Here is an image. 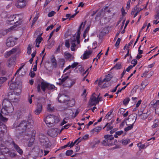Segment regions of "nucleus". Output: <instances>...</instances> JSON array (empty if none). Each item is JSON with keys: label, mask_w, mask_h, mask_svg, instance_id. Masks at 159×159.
I'll return each instance as SVG.
<instances>
[{"label": "nucleus", "mask_w": 159, "mask_h": 159, "mask_svg": "<svg viewBox=\"0 0 159 159\" xmlns=\"http://www.w3.org/2000/svg\"><path fill=\"white\" fill-rule=\"evenodd\" d=\"M92 51L91 50H89L88 51H85L83 54V59H85L89 58V56L92 54Z\"/></svg>", "instance_id": "5701e85b"}, {"label": "nucleus", "mask_w": 159, "mask_h": 159, "mask_svg": "<svg viewBox=\"0 0 159 159\" xmlns=\"http://www.w3.org/2000/svg\"><path fill=\"white\" fill-rule=\"evenodd\" d=\"M21 19H20L19 15H18L14 16V18L13 19V23H15L16 25H13L11 28L12 29H15V28H16V26L17 25H20L21 23V21H20Z\"/></svg>", "instance_id": "ddd939ff"}, {"label": "nucleus", "mask_w": 159, "mask_h": 159, "mask_svg": "<svg viewBox=\"0 0 159 159\" xmlns=\"http://www.w3.org/2000/svg\"><path fill=\"white\" fill-rule=\"evenodd\" d=\"M110 85V84L108 82H107V83H105L103 85L102 88H105L108 86H109Z\"/></svg>", "instance_id": "864d4df0"}, {"label": "nucleus", "mask_w": 159, "mask_h": 159, "mask_svg": "<svg viewBox=\"0 0 159 159\" xmlns=\"http://www.w3.org/2000/svg\"><path fill=\"white\" fill-rule=\"evenodd\" d=\"M68 96L64 94H59L57 98L59 102L60 103H66L68 101Z\"/></svg>", "instance_id": "6e6552de"}, {"label": "nucleus", "mask_w": 159, "mask_h": 159, "mask_svg": "<svg viewBox=\"0 0 159 159\" xmlns=\"http://www.w3.org/2000/svg\"><path fill=\"white\" fill-rule=\"evenodd\" d=\"M75 83V81H73L70 79L67 80V84L65 86L66 87L69 88L71 87Z\"/></svg>", "instance_id": "b1692460"}, {"label": "nucleus", "mask_w": 159, "mask_h": 159, "mask_svg": "<svg viewBox=\"0 0 159 159\" xmlns=\"http://www.w3.org/2000/svg\"><path fill=\"white\" fill-rule=\"evenodd\" d=\"M55 13V12L54 11H52L48 14V16L49 17H51L53 16Z\"/></svg>", "instance_id": "8fccbe9b"}, {"label": "nucleus", "mask_w": 159, "mask_h": 159, "mask_svg": "<svg viewBox=\"0 0 159 159\" xmlns=\"http://www.w3.org/2000/svg\"><path fill=\"white\" fill-rule=\"evenodd\" d=\"M17 51V49L16 48H14L10 51L7 52L5 54V57L7 58L9 56L11 55L15 54Z\"/></svg>", "instance_id": "a211bd4d"}, {"label": "nucleus", "mask_w": 159, "mask_h": 159, "mask_svg": "<svg viewBox=\"0 0 159 159\" xmlns=\"http://www.w3.org/2000/svg\"><path fill=\"white\" fill-rule=\"evenodd\" d=\"M76 42V39L74 38L72 39L70 41V43L71 46L70 47L71 50L72 51H74L75 50V43Z\"/></svg>", "instance_id": "4be33fe9"}, {"label": "nucleus", "mask_w": 159, "mask_h": 159, "mask_svg": "<svg viewBox=\"0 0 159 159\" xmlns=\"http://www.w3.org/2000/svg\"><path fill=\"white\" fill-rule=\"evenodd\" d=\"M44 121L48 126H52L54 125L55 124L59 122V118L58 116L53 115H49L46 117Z\"/></svg>", "instance_id": "7ed1b4c3"}, {"label": "nucleus", "mask_w": 159, "mask_h": 159, "mask_svg": "<svg viewBox=\"0 0 159 159\" xmlns=\"http://www.w3.org/2000/svg\"><path fill=\"white\" fill-rule=\"evenodd\" d=\"M87 95V93H86V89H84L83 91V93L81 94V96L84 97H85Z\"/></svg>", "instance_id": "6e6d98bb"}, {"label": "nucleus", "mask_w": 159, "mask_h": 159, "mask_svg": "<svg viewBox=\"0 0 159 159\" xmlns=\"http://www.w3.org/2000/svg\"><path fill=\"white\" fill-rule=\"evenodd\" d=\"M73 153V152L72 150H69L66 151V154L67 156H70L72 155Z\"/></svg>", "instance_id": "79ce46f5"}, {"label": "nucleus", "mask_w": 159, "mask_h": 159, "mask_svg": "<svg viewBox=\"0 0 159 159\" xmlns=\"http://www.w3.org/2000/svg\"><path fill=\"white\" fill-rule=\"evenodd\" d=\"M148 116L147 113L144 112L141 116H140L141 118L142 119L144 120L147 118Z\"/></svg>", "instance_id": "a19ab883"}, {"label": "nucleus", "mask_w": 159, "mask_h": 159, "mask_svg": "<svg viewBox=\"0 0 159 159\" xmlns=\"http://www.w3.org/2000/svg\"><path fill=\"white\" fill-rule=\"evenodd\" d=\"M129 100H130V99L129 98H128V97L126 98L124 100V101H123V104L125 105H126L129 103Z\"/></svg>", "instance_id": "ea45409f"}, {"label": "nucleus", "mask_w": 159, "mask_h": 159, "mask_svg": "<svg viewBox=\"0 0 159 159\" xmlns=\"http://www.w3.org/2000/svg\"><path fill=\"white\" fill-rule=\"evenodd\" d=\"M143 9L137 7V6L135 7L134 8V10L136 11V12H138V13L139 12Z\"/></svg>", "instance_id": "49530a36"}, {"label": "nucleus", "mask_w": 159, "mask_h": 159, "mask_svg": "<svg viewBox=\"0 0 159 159\" xmlns=\"http://www.w3.org/2000/svg\"><path fill=\"white\" fill-rule=\"evenodd\" d=\"M19 86L16 83H11L9 86V88L11 90H14V93L15 94V93H17L18 95L20 94L21 91L20 89L19 88Z\"/></svg>", "instance_id": "0eeeda50"}, {"label": "nucleus", "mask_w": 159, "mask_h": 159, "mask_svg": "<svg viewBox=\"0 0 159 159\" xmlns=\"http://www.w3.org/2000/svg\"><path fill=\"white\" fill-rule=\"evenodd\" d=\"M40 88L43 92H45L47 89L48 90H52L55 88V87L53 85L43 81L41 83L40 85H38L37 89L38 91L39 92L41 91Z\"/></svg>", "instance_id": "20e7f679"}, {"label": "nucleus", "mask_w": 159, "mask_h": 159, "mask_svg": "<svg viewBox=\"0 0 159 159\" xmlns=\"http://www.w3.org/2000/svg\"><path fill=\"white\" fill-rule=\"evenodd\" d=\"M101 129L102 127L100 126H97L91 130V132L93 134L95 132L98 133L101 130Z\"/></svg>", "instance_id": "bb28decb"}, {"label": "nucleus", "mask_w": 159, "mask_h": 159, "mask_svg": "<svg viewBox=\"0 0 159 159\" xmlns=\"http://www.w3.org/2000/svg\"><path fill=\"white\" fill-rule=\"evenodd\" d=\"M111 75L109 74H108L107 75L106 77L103 80L99 81V82L98 83V85H100L104 82L106 81L107 82H108V81L111 80Z\"/></svg>", "instance_id": "412c9836"}, {"label": "nucleus", "mask_w": 159, "mask_h": 159, "mask_svg": "<svg viewBox=\"0 0 159 159\" xmlns=\"http://www.w3.org/2000/svg\"><path fill=\"white\" fill-rule=\"evenodd\" d=\"M94 95H95V93H93L91 96L89 101V105L91 106L95 105L99 102L98 98L94 96Z\"/></svg>", "instance_id": "1a4fd4ad"}, {"label": "nucleus", "mask_w": 159, "mask_h": 159, "mask_svg": "<svg viewBox=\"0 0 159 159\" xmlns=\"http://www.w3.org/2000/svg\"><path fill=\"white\" fill-rule=\"evenodd\" d=\"M141 102H142V101L141 100H140L137 103L136 105V107H139L141 103Z\"/></svg>", "instance_id": "e2e57ef3"}, {"label": "nucleus", "mask_w": 159, "mask_h": 159, "mask_svg": "<svg viewBox=\"0 0 159 159\" xmlns=\"http://www.w3.org/2000/svg\"><path fill=\"white\" fill-rule=\"evenodd\" d=\"M15 94L14 93V95H13L12 93H10L8 95V98L10 100H11V101H13V99H14V97H15Z\"/></svg>", "instance_id": "c9c22d12"}, {"label": "nucleus", "mask_w": 159, "mask_h": 159, "mask_svg": "<svg viewBox=\"0 0 159 159\" xmlns=\"http://www.w3.org/2000/svg\"><path fill=\"white\" fill-rule=\"evenodd\" d=\"M65 58L66 59L69 60V61H70L73 57L72 55L69 53H65Z\"/></svg>", "instance_id": "cd10ccee"}, {"label": "nucleus", "mask_w": 159, "mask_h": 159, "mask_svg": "<svg viewBox=\"0 0 159 159\" xmlns=\"http://www.w3.org/2000/svg\"><path fill=\"white\" fill-rule=\"evenodd\" d=\"M3 108L1 110L2 114L7 115L14 111V108L11 103L7 99H4L2 103Z\"/></svg>", "instance_id": "f03ea898"}, {"label": "nucleus", "mask_w": 159, "mask_h": 159, "mask_svg": "<svg viewBox=\"0 0 159 159\" xmlns=\"http://www.w3.org/2000/svg\"><path fill=\"white\" fill-rule=\"evenodd\" d=\"M137 146L139 148V149H143L145 147V145L144 144H142L141 143H138L137 144Z\"/></svg>", "instance_id": "37998d69"}, {"label": "nucleus", "mask_w": 159, "mask_h": 159, "mask_svg": "<svg viewBox=\"0 0 159 159\" xmlns=\"http://www.w3.org/2000/svg\"><path fill=\"white\" fill-rule=\"evenodd\" d=\"M107 131H108L111 129L113 128L112 126L110 125H108L107 126Z\"/></svg>", "instance_id": "bf43d9fd"}, {"label": "nucleus", "mask_w": 159, "mask_h": 159, "mask_svg": "<svg viewBox=\"0 0 159 159\" xmlns=\"http://www.w3.org/2000/svg\"><path fill=\"white\" fill-rule=\"evenodd\" d=\"M75 101L74 99H72L71 100H69L68 99V101H67V103L68 105L70 107H72L74 106L75 104Z\"/></svg>", "instance_id": "a878e982"}, {"label": "nucleus", "mask_w": 159, "mask_h": 159, "mask_svg": "<svg viewBox=\"0 0 159 159\" xmlns=\"http://www.w3.org/2000/svg\"><path fill=\"white\" fill-rule=\"evenodd\" d=\"M135 122V121L132 124H130V125L128 126L127 127H125L124 129V130L126 132H127V131L133 128V127L134 126V123Z\"/></svg>", "instance_id": "c756f323"}, {"label": "nucleus", "mask_w": 159, "mask_h": 159, "mask_svg": "<svg viewBox=\"0 0 159 159\" xmlns=\"http://www.w3.org/2000/svg\"><path fill=\"white\" fill-rule=\"evenodd\" d=\"M159 126V121L157 119H155L154 120V124L152 125V128L154 129L156 127H158Z\"/></svg>", "instance_id": "c85d7f7f"}, {"label": "nucleus", "mask_w": 159, "mask_h": 159, "mask_svg": "<svg viewBox=\"0 0 159 159\" xmlns=\"http://www.w3.org/2000/svg\"><path fill=\"white\" fill-rule=\"evenodd\" d=\"M155 63V62H153L152 63V64L148 65V67L149 68H151L152 67L154 66Z\"/></svg>", "instance_id": "774afa93"}, {"label": "nucleus", "mask_w": 159, "mask_h": 159, "mask_svg": "<svg viewBox=\"0 0 159 159\" xmlns=\"http://www.w3.org/2000/svg\"><path fill=\"white\" fill-rule=\"evenodd\" d=\"M51 61L52 63V65L54 67L56 68L57 66V64L56 60L54 57H53V58L51 59Z\"/></svg>", "instance_id": "2f4dec72"}, {"label": "nucleus", "mask_w": 159, "mask_h": 159, "mask_svg": "<svg viewBox=\"0 0 159 159\" xmlns=\"http://www.w3.org/2000/svg\"><path fill=\"white\" fill-rule=\"evenodd\" d=\"M42 34H39V36L36 39L35 42H36V44H39L41 42V41L43 40V38L41 37V35Z\"/></svg>", "instance_id": "7c9ffc66"}, {"label": "nucleus", "mask_w": 159, "mask_h": 159, "mask_svg": "<svg viewBox=\"0 0 159 159\" xmlns=\"http://www.w3.org/2000/svg\"><path fill=\"white\" fill-rule=\"evenodd\" d=\"M42 105L40 103L37 102L36 104V109L34 111V113L36 115L39 114L42 111Z\"/></svg>", "instance_id": "dca6fc26"}, {"label": "nucleus", "mask_w": 159, "mask_h": 159, "mask_svg": "<svg viewBox=\"0 0 159 159\" xmlns=\"http://www.w3.org/2000/svg\"><path fill=\"white\" fill-rule=\"evenodd\" d=\"M134 40H132L131 41H130V42L129 43V44H128V45L127 46V49H129V47L133 44V43L134 42Z\"/></svg>", "instance_id": "052dcab7"}, {"label": "nucleus", "mask_w": 159, "mask_h": 159, "mask_svg": "<svg viewBox=\"0 0 159 159\" xmlns=\"http://www.w3.org/2000/svg\"><path fill=\"white\" fill-rule=\"evenodd\" d=\"M78 63L77 62H74L72 64L71 66L69 65L63 71V73L65 72L67 70H69L70 68H75L77 66V65H78Z\"/></svg>", "instance_id": "393cba45"}, {"label": "nucleus", "mask_w": 159, "mask_h": 159, "mask_svg": "<svg viewBox=\"0 0 159 159\" xmlns=\"http://www.w3.org/2000/svg\"><path fill=\"white\" fill-rule=\"evenodd\" d=\"M137 62L136 60V59H133V60L131 61V63L132 64H133V67H134L137 64Z\"/></svg>", "instance_id": "3c124183"}, {"label": "nucleus", "mask_w": 159, "mask_h": 159, "mask_svg": "<svg viewBox=\"0 0 159 159\" xmlns=\"http://www.w3.org/2000/svg\"><path fill=\"white\" fill-rule=\"evenodd\" d=\"M113 110H111L105 116V118L108 119L109 117L111 115Z\"/></svg>", "instance_id": "de8ad7c7"}, {"label": "nucleus", "mask_w": 159, "mask_h": 159, "mask_svg": "<svg viewBox=\"0 0 159 159\" xmlns=\"http://www.w3.org/2000/svg\"><path fill=\"white\" fill-rule=\"evenodd\" d=\"M121 141L123 145H126L130 142V139H123Z\"/></svg>", "instance_id": "473e14b6"}, {"label": "nucleus", "mask_w": 159, "mask_h": 159, "mask_svg": "<svg viewBox=\"0 0 159 159\" xmlns=\"http://www.w3.org/2000/svg\"><path fill=\"white\" fill-rule=\"evenodd\" d=\"M11 144L17 152L20 154L22 155L23 153V151L22 149H21L17 144H16L14 141H12L11 143Z\"/></svg>", "instance_id": "6ab92c4d"}, {"label": "nucleus", "mask_w": 159, "mask_h": 159, "mask_svg": "<svg viewBox=\"0 0 159 159\" xmlns=\"http://www.w3.org/2000/svg\"><path fill=\"white\" fill-rule=\"evenodd\" d=\"M120 39L119 38H118L117 39V40L116 42V43L115 44V46H116V47H117L119 46V45L120 43Z\"/></svg>", "instance_id": "603ef678"}, {"label": "nucleus", "mask_w": 159, "mask_h": 159, "mask_svg": "<svg viewBox=\"0 0 159 159\" xmlns=\"http://www.w3.org/2000/svg\"><path fill=\"white\" fill-rule=\"evenodd\" d=\"M6 126L2 122H0V129H1V131L2 132L4 131V130L2 129H6Z\"/></svg>", "instance_id": "e433bc0d"}, {"label": "nucleus", "mask_w": 159, "mask_h": 159, "mask_svg": "<svg viewBox=\"0 0 159 159\" xmlns=\"http://www.w3.org/2000/svg\"><path fill=\"white\" fill-rule=\"evenodd\" d=\"M61 78L62 79H59V82L57 83L59 85H62L65 82L67 83V80L69 79L68 76L67 75L66 73L63 75Z\"/></svg>", "instance_id": "2eb2a0df"}, {"label": "nucleus", "mask_w": 159, "mask_h": 159, "mask_svg": "<svg viewBox=\"0 0 159 159\" xmlns=\"http://www.w3.org/2000/svg\"><path fill=\"white\" fill-rule=\"evenodd\" d=\"M57 129H50L47 132L48 134L52 137H56L58 134Z\"/></svg>", "instance_id": "f8f14e48"}, {"label": "nucleus", "mask_w": 159, "mask_h": 159, "mask_svg": "<svg viewBox=\"0 0 159 159\" xmlns=\"http://www.w3.org/2000/svg\"><path fill=\"white\" fill-rule=\"evenodd\" d=\"M7 78L6 77H0V84H2L7 80Z\"/></svg>", "instance_id": "58836bf2"}, {"label": "nucleus", "mask_w": 159, "mask_h": 159, "mask_svg": "<svg viewBox=\"0 0 159 159\" xmlns=\"http://www.w3.org/2000/svg\"><path fill=\"white\" fill-rule=\"evenodd\" d=\"M125 123H126V125H128L127 124L126 122H125V121H123L120 124V127H123L125 125Z\"/></svg>", "instance_id": "0e129e2a"}, {"label": "nucleus", "mask_w": 159, "mask_h": 159, "mask_svg": "<svg viewBox=\"0 0 159 159\" xmlns=\"http://www.w3.org/2000/svg\"><path fill=\"white\" fill-rule=\"evenodd\" d=\"M54 27V25H51L50 26H48L47 29H46V30L48 31L49 29H52Z\"/></svg>", "instance_id": "13d9d810"}, {"label": "nucleus", "mask_w": 159, "mask_h": 159, "mask_svg": "<svg viewBox=\"0 0 159 159\" xmlns=\"http://www.w3.org/2000/svg\"><path fill=\"white\" fill-rule=\"evenodd\" d=\"M39 139L41 145L43 148H47L51 146V144L48 139L45 135L40 134L39 135Z\"/></svg>", "instance_id": "39448f33"}, {"label": "nucleus", "mask_w": 159, "mask_h": 159, "mask_svg": "<svg viewBox=\"0 0 159 159\" xmlns=\"http://www.w3.org/2000/svg\"><path fill=\"white\" fill-rule=\"evenodd\" d=\"M123 133V131L122 130L117 131L116 132L115 134L119 136L121 135Z\"/></svg>", "instance_id": "4d7b16f0"}, {"label": "nucleus", "mask_w": 159, "mask_h": 159, "mask_svg": "<svg viewBox=\"0 0 159 159\" xmlns=\"http://www.w3.org/2000/svg\"><path fill=\"white\" fill-rule=\"evenodd\" d=\"M15 15H11L9 17V20H7V22L8 24H9V23L11 22H13V19L14 18Z\"/></svg>", "instance_id": "72a5a7b5"}, {"label": "nucleus", "mask_w": 159, "mask_h": 159, "mask_svg": "<svg viewBox=\"0 0 159 159\" xmlns=\"http://www.w3.org/2000/svg\"><path fill=\"white\" fill-rule=\"evenodd\" d=\"M15 60L16 57L15 56L11 57L7 61V66L9 67H10L14 65Z\"/></svg>", "instance_id": "4468645a"}, {"label": "nucleus", "mask_w": 159, "mask_h": 159, "mask_svg": "<svg viewBox=\"0 0 159 159\" xmlns=\"http://www.w3.org/2000/svg\"><path fill=\"white\" fill-rule=\"evenodd\" d=\"M1 112L0 113V120L5 122H7L8 120V119L4 117Z\"/></svg>", "instance_id": "f704fd0d"}, {"label": "nucleus", "mask_w": 159, "mask_h": 159, "mask_svg": "<svg viewBox=\"0 0 159 159\" xmlns=\"http://www.w3.org/2000/svg\"><path fill=\"white\" fill-rule=\"evenodd\" d=\"M29 75H30L31 77L33 78L35 76V74L34 72H32L31 70V71Z\"/></svg>", "instance_id": "5fc2aeb1"}, {"label": "nucleus", "mask_w": 159, "mask_h": 159, "mask_svg": "<svg viewBox=\"0 0 159 159\" xmlns=\"http://www.w3.org/2000/svg\"><path fill=\"white\" fill-rule=\"evenodd\" d=\"M26 2L24 0H19L16 5L18 8H22L26 6Z\"/></svg>", "instance_id": "f3484780"}, {"label": "nucleus", "mask_w": 159, "mask_h": 159, "mask_svg": "<svg viewBox=\"0 0 159 159\" xmlns=\"http://www.w3.org/2000/svg\"><path fill=\"white\" fill-rule=\"evenodd\" d=\"M15 40H16V38L10 37L7 39L6 45L7 47H10L13 46L15 44Z\"/></svg>", "instance_id": "9b49d317"}, {"label": "nucleus", "mask_w": 159, "mask_h": 159, "mask_svg": "<svg viewBox=\"0 0 159 159\" xmlns=\"http://www.w3.org/2000/svg\"><path fill=\"white\" fill-rule=\"evenodd\" d=\"M65 45L67 48H69L70 47V42L68 40L66 39L65 41Z\"/></svg>", "instance_id": "a18cd8bd"}, {"label": "nucleus", "mask_w": 159, "mask_h": 159, "mask_svg": "<svg viewBox=\"0 0 159 159\" xmlns=\"http://www.w3.org/2000/svg\"><path fill=\"white\" fill-rule=\"evenodd\" d=\"M105 139L102 142V144L105 146H111L114 145L113 140L114 139L112 135H106L104 136Z\"/></svg>", "instance_id": "423d86ee"}, {"label": "nucleus", "mask_w": 159, "mask_h": 159, "mask_svg": "<svg viewBox=\"0 0 159 159\" xmlns=\"http://www.w3.org/2000/svg\"><path fill=\"white\" fill-rule=\"evenodd\" d=\"M155 18L159 19V11L157 12V14L155 16Z\"/></svg>", "instance_id": "69168bd1"}, {"label": "nucleus", "mask_w": 159, "mask_h": 159, "mask_svg": "<svg viewBox=\"0 0 159 159\" xmlns=\"http://www.w3.org/2000/svg\"><path fill=\"white\" fill-rule=\"evenodd\" d=\"M86 21H85L84 22H82L81 25H80L79 29L77 31V34L76 36V38H78V39H80V31L81 29V28H83L84 27L86 24Z\"/></svg>", "instance_id": "aec40b11"}, {"label": "nucleus", "mask_w": 159, "mask_h": 159, "mask_svg": "<svg viewBox=\"0 0 159 159\" xmlns=\"http://www.w3.org/2000/svg\"><path fill=\"white\" fill-rule=\"evenodd\" d=\"M31 52V48L30 44L28 45L27 50V53L28 54H30Z\"/></svg>", "instance_id": "c03bdc74"}, {"label": "nucleus", "mask_w": 159, "mask_h": 159, "mask_svg": "<svg viewBox=\"0 0 159 159\" xmlns=\"http://www.w3.org/2000/svg\"><path fill=\"white\" fill-rule=\"evenodd\" d=\"M143 111H139L138 112V115L139 116H140L143 113Z\"/></svg>", "instance_id": "338daca9"}, {"label": "nucleus", "mask_w": 159, "mask_h": 159, "mask_svg": "<svg viewBox=\"0 0 159 159\" xmlns=\"http://www.w3.org/2000/svg\"><path fill=\"white\" fill-rule=\"evenodd\" d=\"M33 124L34 121L32 119V116L31 114H29L27 121L24 120L19 123L15 122L13 126L16 130L21 131V132L22 133L28 131Z\"/></svg>", "instance_id": "f257e3e1"}, {"label": "nucleus", "mask_w": 159, "mask_h": 159, "mask_svg": "<svg viewBox=\"0 0 159 159\" xmlns=\"http://www.w3.org/2000/svg\"><path fill=\"white\" fill-rule=\"evenodd\" d=\"M48 111L49 112H52L54 109V107H52L50 104H48L47 107Z\"/></svg>", "instance_id": "4c0bfd02"}, {"label": "nucleus", "mask_w": 159, "mask_h": 159, "mask_svg": "<svg viewBox=\"0 0 159 159\" xmlns=\"http://www.w3.org/2000/svg\"><path fill=\"white\" fill-rule=\"evenodd\" d=\"M150 104L152 106L155 108L156 114L159 115V100L156 101L155 102L154 101L151 102Z\"/></svg>", "instance_id": "9d476101"}, {"label": "nucleus", "mask_w": 159, "mask_h": 159, "mask_svg": "<svg viewBox=\"0 0 159 159\" xmlns=\"http://www.w3.org/2000/svg\"><path fill=\"white\" fill-rule=\"evenodd\" d=\"M121 66L120 63H117L115 66L116 69H120L121 68Z\"/></svg>", "instance_id": "09e8293b"}, {"label": "nucleus", "mask_w": 159, "mask_h": 159, "mask_svg": "<svg viewBox=\"0 0 159 159\" xmlns=\"http://www.w3.org/2000/svg\"><path fill=\"white\" fill-rule=\"evenodd\" d=\"M133 67V66L132 65H130L126 69V71H127V72H129V71Z\"/></svg>", "instance_id": "680f3d73"}]
</instances>
